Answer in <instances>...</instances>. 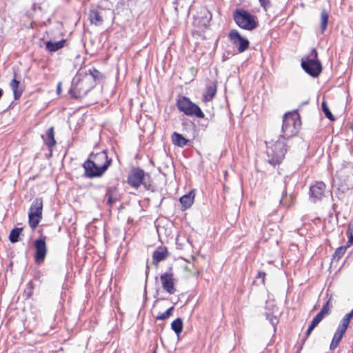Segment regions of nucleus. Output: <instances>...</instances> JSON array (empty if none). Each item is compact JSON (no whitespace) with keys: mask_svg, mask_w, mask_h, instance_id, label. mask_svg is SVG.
I'll list each match as a JSON object with an SVG mask.
<instances>
[{"mask_svg":"<svg viewBox=\"0 0 353 353\" xmlns=\"http://www.w3.org/2000/svg\"><path fill=\"white\" fill-rule=\"evenodd\" d=\"M342 337L340 336H338L336 334H334V336H333V339H332V341L330 343V350H334L337 345H339V342L341 341Z\"/></svg>","mask_w":353,"mask_h":353,"instance_id":"34","label":"nucleus"},{"mask_svg":"<svg viewBox=\"0 0 353 353\" xmlns=\"http://www.w3.org/2000/svg\"><path fill=\"white\" fill-rule=\"evenodd\" d=\"M307 338L305 336H304L303 339H302L301 340V345L300 346L298 347V350H297V353H299L301 352V350H302L303 348V345H304L305 341L307 340Z\"/></svg>","mask_w":353,"mask_h":353,"instance_id":"40","label":"nucleus"},{"mask_svg":"<svg viewBox=\"0 0 353 353\" xmlns=\"http://www.w3.org/2000/svg\"><path fill=\"white\" fill-rule=\"evenodd\" d=\"M312 332V330H310V329L307 328V331L305 332V336L306 337H308V336L311 334Z\"/></svg>","mask_w":353,"mask_h":353,"instance_id":"47","label":"nucleus"},{"mask_svg":"<svg viewBox=\"0 0 353 353\" xmlns=\"http://www.w3.org/2000/svg\"><path fill=\"white\" fill-rule=\"evenodd\" d=\"M349 324H350V322H348L347 321H346L345 319H344L343 318L341 319V321H340V323H339L334 334L343 337V334H345V332H346V330L347 329Z\"/></svg>","mask_w":353,"mask_h":353,"instance_id":"24","label":"nucleus"},{"mask_svg":"<svg viewBox=\"0 0 353 353\" xmlns=\"http://www.w3.org/2000/svg\"><path fill=\"white\" fill-rule=\"evenodd\" d=\"M147 176L148 174H145L143 170L139 168H133L129 173L128 183L134 188H138L142 184L146 190H151V184L145 181Z\"/></svg>","mask_w":353,"mask_h":353,"instance_id":"8","label":"nucleus"},{"mask_svg":"<svg viewBox=\"0 0 353 353\" xmlns=\"http://www.w3.org/2000/svg\"><path fill=\"white\" fill-rule=\"evenodd\" d=\"M43 199L36 198L32 203L28 212L30 227L34 230L42 219Z\"/></svg>","mask_w":353,"mask_h":353,"instance_id":"7","label":"nucleus"},{"mask_svg":"<svg viewBox=\"0 0 353 353\" xmlns=\"http://www.w3.org/2000/svg\"><path fill=\"white\" fill-rule=\"evenodd\" d=\"M83 76H88L91 77V79L94 83V87L96 85L97 81H99L102 77L101 73L94 68L90 69L89 73H85Z\"/></svg>","mask_w":353,"mask_h":353,"instance_id":"25","label":"nucleus"},{"mask_svg":"<svg viewBox=\"0 0 353 353\" xmlns=\"http://www.w3.org/2000/svg\"><path fill=\"white\" fill-rule=\"evenodd\" d=\"M168 256V249L165 247H158L152 254L153 264L157 265L162 261H164Z\"/></svg>","mask_w":353,"mask_h":353,"instance_id":"14","label":"nucleus"},{"mask_svg":"<svg viewBox=\"0 0 353 353\" xmlns=\"http://www.w3.org/2000/svg\"><path fill=\"white\" fill-rule=\"evenodd\" d=\"M264 315L275 330L276 326L279 323V317L281 315L279 310H268V312H265Z\"/></svg>","mask_w":353,"mask_h":353,"instance_id":"17","label":"nucleus"},{"mask_svg":"<svg viewBox=\"0 0 353 353\" xmlns=\"http://www.w3.org/2000/svg\"><path fill=\"white\" fill-rule=\"evenodd\" d=\"M107 204L110 206L121 199V195L116 186H110L106 189Z\"/></svg>","mask_w":353,"mask_h":353,"instance_id":"13","label":"nucleus"},{"mask_svg":"<svg viewBox=\"0 0 353 353\" xmlns=\"http://www.w3.org/2000/svg\"><path fill=\"white\" fill-rule=\"evenodd\" d=\"M160 279L162 288L165 291L169 294H174L175 292V279L172 271V268H170L169 271L162 274L160 276Z\"/></svg>","mask_w":353,"mask_h":353,"instance_id":"11","label":"nucleus"},{"mask_svg":"<svg viewBox=\"0 0 353 353\" xmlns=\"http://www.w3.org/2000/svg\"><path fill=\"white\" fill-rule=\"evenodd\" d=\"M265 273L264 272H259L256 276V279L261 278L262 279V283H265Z\"/></svg>","mask_w":353,"mask_h":353,"instance_id":"38","label":"nucleus"},{"mask_svg":"<svg viewBox=\"0 0 353 353\" xmlns=\"http://www.w3.org/2000/svg\"><path fill=\"white\" fill-rule=\"evenodd\" d=\"M216 92V85H209L207 88V90L205 94L203 95L204 99L206 101H211Z\"/></svg>","mask_w":353,"mask_h":353,"instance_id":"26","label":"nucleus"},{"mask_svg":"<svg viewBox=\"0 0 353 353\" xmlns=\"http://www.w3.org/2000/svg\"><path fill=\"white\" fill-rule=\"evenodd\" d=\"M317 326V324L315 323L312 321L310 325H309L308 328L313 330Z\"/></svg>","mask_w":353,"mask_h":353,"instance_id":"43","label":"nucleus"},{"mask_svg":"<svg viewBox=\"0 0 353 353\" xmlns=\"http://www.w3.org/2000/svg\"><path fill=\"white\" fill-rule=\"evenodd\" d=\"M172 141L174 145L183 148L188 144L189 141L183 137L182 134L174 132L172 134Z\"/></svg>","mask_w":353,"mask_h":353,"instance_id":"20","label":"nucleus"},{"mask_svg":"<svg viewBox=\"0 0 353 353\" xmlns=\"http://www.w3.org/2000/svg\"><path fill=\"white\" fill-rule=\"evenodd\" d=\"M42 139L45 144L48 148L51 149L56 145V141L54 139V127L50 128L45 135H42Z\"/></svg>","mask_w":353,"mask_h":353,"instance_id":"15","label":"nucleus"},{"mask_svg":"<svg viewBox=\"0 0 353 353\" xmlns=\"http://www.w3.org/2000/svg\"><path fill=\"white\" fill-rule=\"evenodd\" d=\"M61 82H59L57 84V94H59L61 93Z\"/></svg>","mask_w":353,"mask_h":353,"instance_id":"44","label":"nucleus"},{"mask_svg":"<svg viewBox=\"0 0 353 353\" xmlns=\"http://www.w3.org/2000/svg\"><path fill=\"white\" fill-rule=\"evenodd\" d=\"M329 314V310H321L312 319V321L317 325L323 320V319Z\"/></svg>","mask_w":353,"mask_h":353,"instance_id":"33","label":"nucleus"},{"mask_svg":"<svg viewBox=\"0 0 353 353\" xmlns=\"http://www.w3.org/2000/svg\"><path fill=\"white\" fill-rule=\"evenodd\" d=\"M321 107H322V110L324 112L325 117L327 119H329L330 121H334L335 119H334V116L332 115V112H330L325 101L322 102Z\"/></svg>","mask_w":353,"mask_h":353,"instance_id":"32","label":"nucleus"},{"mask_svg":"<svg viewBox=\"0 0 353 353\" xmlns=\"http://www.w3.org/2000/svg\"><path fill=\"white\" fill-rule=\"evenodd\" d=\"M87 160L83 163V167L85 170V176L88 178L92 179L94 177H99L101 176L103 174H97L100 171V169L98 166H92V165H89L88 166L87 165Z\"/></svg>","mask_w":353,"mask_h":353,"instance_id":"16","label":"nucleus"},{"mask_svg":"<svg viewBox=\"0 0 353 353\" xmlns=\"http://www.w3.org/2000/svg\"><path fill=\"white\" fill-rule=\"evenodd\" d=\"M353 317V310H351V312L348 314H346L343 319L347 321L348 322H350L351 319Z\"/></svg>","mask_w":353,"mask_h":353,"instance_id":"39","label":"nucleus"},{"mask_svg":"<svg viewBox=\"0 0 353 353\" xmlns=\"http://www.w3.org/2000/svg\"><path fill=\"white\" fill-rule=\"evenodd\" d=\"M347 236L348 241L347 243V248L353 244V223H350L347 226Z\"/></svg>","mask_w":353,"mask_h":353,"instance_id":"31","label":"nucleus"},{"mask_svg":"<svg viewBox=\"0 0 353 353\" xmlns=\"http://www.w3.org/2000/svg\"><path fill=\"white\" fill-rule=\"evenodd\" d=\"M168 309H170V310L174 309V307H172V306L170 307Z\"/></svg>","mask_w":353,"mask_h":353,"instance_id":"51","label":"nucleus"},{"mask_svg":"<svg viewBox=\"0 0 353 353\" xmlns=\"http://www.w3.org/2000/svg\"><path fill=\"white\" fill-rule=\"evenodd\" d=\"M228 38L230 42L237 48L240 53L248 49L250 46L249 41L246 38L243 37L236 30H232L228 34Z\"/></svg>","mask_w":353,"mask_h":353,"instance_id":"10","label":"nucleus"},{"mask_svg":"<svg viewBox=\"0 0 353 353\" xmlns=\"http://www.w3.org/2000/svg\"><path fill=\"white\" fill-rule=\"evenodd\" d=\"M317 326V324L315 323L312 321L310 325H309L308 328L313 330Z\"/></svg>","mask_w":353,"mask_h":353,"instance_id":"42","label":"nucleus"},{"mask_svg":"<svg viewBox=\"0 0 353 353\" xmlns=\"http://www.w3.org/2000/svg\"><path fill=\"white\" fill-rule=\"evenodd\" d=\"M14 77H16V74L14 75ZM20 81L16 78H14L11 82H10V87L13 91L14 93V98L15 100L19 99L23 93V89L21 87L19 86Z\"/></svg>","mask_w":353,"mask_h":353,"instance_id":"19","label":"nucleus"},{"mask_svg":"<svg viewBox=\"0 0 353 353\" xmlns=\"http://www.w3.org/2000/svg\"><path fill=\"white\" fill-rule=\"evenodd\" d=\"M201 14L203 15V23L205 25L209 24L212 18L211 12L206 8H203L201 10Z\"/></svg>","mask_w":353,"mask_h":353,"instance_id":"29","label":"nucleus"},{"mask_svg":"<svg viewBox=\"0 0 353 353\" xmlns=\"http://www.w3.org/2000/svg\"><path fill=\"white\" fill-rule=\"evenodd\" d=\"M66 39H61L59 41H48L46 43V49L50 52H56L58 50L63 48Z\"/></svg>","mask_w":353,"mask_h":353,"instance_id":"21","label":"nucleus"},{"mask_svg":"<svg viewBox=\"0 0 353 353\" xmlns=\"http://www.w3.org/2000/svg\"><path fill=\"white\" fill-rule=\"evenodd\" d=\"M286 196H287V194H285L284 195V193H283L282 198H281V199L280 200V203H281V204H283V205H286V204L284 203L285 197H286Z\"/></svg>","mask_w":353,"mask_h":353,"instance_id":"45","label":"nucleus"},{"mask_svg":"<svg viewBox=\"0 0 353 353\" xmlns=\"http://www.w3.org/2000/svg\"><path fill=\"white\" fill-rule=\"evenodd\" d=\"M260 4L262 7L265 8L269 3V0H259Z\"/></svg>","mask_w":353,"mask_h":353,"instance_id":"41","label":"nucleus"},{"mask_svg":"<svg viewBox=\"0 0 353 353\" xmlns=\"http://www.w3.org/2000/svg\"><path fill=\"white\" fill-rule=\"evenodd\" d=\"M112 162L111 159H108V157L105 150H102L99 152H92L87 159V165H92L98 166L100 172L97 174H103L110 165Z\"/></svg>","mask_w":353,"mask_h":353,"instance_id":"6","label":"nucleus"},{"mask_svg":"<svg viewBox=\"0 0 353 353\" xmlns=\"http://www.w3.org/2000/svg\"><path fill=\"white\" fill-rule=\"evenodd\" d=\"M176 105L180 112H183L187 116L201 119L205 117V114L201 108L186 97L179 98L176 101Z\"/></svg>","mask_w":353,"mask_h":353,"instance_id":"4","label":"nucleus"},{"mask_svg":"<svg viewBox=\"0 0 353 353\" xmlns=\"http://www.w3.org/2000/svg\"><path fill=\"white\" fill-rule=\"evenodd\" d=\"M89 19L91 23L94 24L95 26H100L103 21L100 13L95 10H90L89 13Z\"/></svg>","mask_w":353,"mask_h":353,"instance_id":"22","label":"nucleus"},{"mask_svg":"<svg viewBox=\"0 0 353 353\" xmlns=\"http://www.w3.org/2000/svg\"><path fill=\"white\" fill-rule=\"evenodd\" d=\"M22 230V228H14L10 231L9 234V240L11 243H14L19 241V235Z\"/></svg>","mask_w":353,"mask_h":353,"instance_id":"27","label":"nucleus"},{"mask_svg":"<svg viewBox=\"0 0 353 353\" xmlns=\"http://www.w3.org/2000/svg\"><path fill=\"white\" fill-rule=\"evenodd\" d=\"M33 245L35 249L34 262L37 265H41L44 262L48 252L46 236L41 235L40 238L35 239Z\"/></svg>","mask_w":353,"mask_h":353,"instance_id":"9","label":"nucleus"},{"mask_svg":"<svg viewBox=\"0 0 353 353\" xmlns=\"http://www.w3.org/2000/svg\"><path fill=\"white\" fill-rule=\"evenodd\" d=\"M183 327V320L181 318L176 319L172 323H171V328L172 330L179 336Z\"/></svg>","mask_w":353,"mask_h":353,"instance_id":"23","label":"nucleus"},{"mask_svg":"<svg viewBox=\"0 0 353 353\" xmlns=\"http://www.w3.org/2000/svg\"><path fill=\"white\" fill-rule=\"evenodd\" d=\"M148 273H149V266L148 263L146 264V269H145V279H148Z\"/></svg>","mask_w":353,"mask_h":353,"instance_id":"46","label":"nucleus"},{"mask_svg":"<svg viewBox=\"0 0 353 353\" xmlns=\"http://www.w3.org/2000/svg\"><path fill=\"white\" fill-rule=\"evenodd\" d=\"M328 303H327L325 305L323 306V307L321 309L323 310H325V309H327V305Z\"/></svg>","mask_w":353,"mask_h":353,"instance_id":"49","label":"nucleus"},{"mask_svg":"<svg viewBox=\"0 0 353 353\" xmlns=\"http://www.w3.org/2000/svg\"><path fill=\"white\" fill-rule=\"evenodd\" d=\"M173 310H165V312L162 314L161 316L159 317V319H164L168 316H170Z\"/></svg>","mask_w":353,"mask_h":353,"instance_id":"36","label":"nucleus"},{"mask_svg":"<svg viewBox=\"0 0 353 353\" xmlns=\"http://www.w3.org/2000/svg\"><path fill=\"white\" fill-rule=\"evenodd\" d=\"M329 14L325 10H323L321 13V32H323L327 25Z\"/></svg>","mask_w":353,"mask_h":353,"instance_id":"28","label":"nucleus"},{"mask_svg":"<svg viewBox=\"0 0 353 353\" xmlns=\"http://www.w3.org/2000/svg\"><path fill=\"white\" fill-rule=\"evenodd\" d=\"M173 310H165V312L162 314L161 316L159 317V319H164L168 316H170Z\"/></svg>","mask_w":353,"mask_h":353,"instance_id":"37","label":"nucleus"},{"mask_svg":"<svg viewBox=\"0 0 353 353\" xmlns=\"http://www.w3.org/2000/svg\"><path fill=\"white\" fill-rule=\"evenodd\" d=\"M3 94V90L1 89H0V98L1 97Z\"/></svg>","mask_w":353,"mask_h":353,"instance_id":"50","label":"nucleus"},{"mask_svg":"<svg viewBox=\"0 0 353 353\" xmlns=\"http://www.w3.org/2000/svg\"><path fill=\"white\" fill-rule=\"evenodd\" d=\"M318 53L315 48L311 50L309 57L301 60V67L308 74L313 77L319 75L322 70V66L317 59Z\"/></svg>","mask_w":353,"mask_h":353,"instance_id":"5","label":"nucleus"},{"mask_svg":"<svg viewBox=\"0 0 353 353\" xmlns=\"http://www.w3.org/2000/svg\"><path fill=\"white\" fill-rule=\"evenodd\" d=\"M347 246H340L334 252L332 259L339 261L345 253Z\"/></svg>","mask_w":353,"mask_h":353,"instance_id":"30","label":"nucleus"},{"mask_svg":"<svg viewBox=\"0 0 353 353\" xmlns=\"http://www.w3.org/2000/svg\"><path fill=\"white\" fill-rule=\"evenodd\" d=\"M24 292L26 294V296L27 298H29L32 295V282H30L28 283V288H27V290H25Z\"/></svg>","mask_w":353,"mask_h":353,"instance_id":"35","label":"nucleus"},{"mask_svg":"<svg viewBox=\"0 0 353 353\" xmlns=\"http://www.w3.org/2000/svg\"><path fill=\"white\" fill-rule=\"evenodd\" d=\"M195 194L194 191H190L188 194L182 196L179 201L182 206L185 208H189L192 206L194 202Z\"/></svg>","mask_w":353,"mask_h":353,"instance_id":"18","label":"nucleus"},{"mask_svg":"<svg viewBox=\"0 0 353 353\" xmlns=\"http://www.w3.org/2000/svg\"><path fill=\"white\" fill-rule=\"evenodd\" d=\"M154 353H155V352H154Z\"/></svg>","mask_w":353,"mask_h":353,"instance_id":"52","label":"nucleus"},{"mask_svg":"<svg viewBox=\"0 0 353 353\" xmlns=\"http://www.w3.org/2000/svg\"><path fill=\"white\" fill-rule=\"evenodd\" d=\"M325 184L322 181H316L310 187V196L313 202L321 201L325 196Z\"/></svg>","mask_w":353,"mask_h":353,"instance_id":"12","label":"nucleus"},{"mask_svg":"<svg viewBox=\"0 0 353 353\" xmlns=\"http://www.w3.org/2000/svg\"><path fill=\"white\" fill-rule=\"evenodd\" d=\"M94 88V83L90 77L77 74L72 79L69 93L74 99H81Z\"/></svg>","mask_w":353,"mask_h":353,"instance_id":"2","label":"nucleus"},{"mask_svg":"<svg viewBox=\"0 0 353 353\" xmlns=\"http://www.w3.org/2000/svg\"><path fill=\"white\" fill-rule=\"evenodd\" d=\"M30 353H41V352H39L37 350H30Z\"/></svg>","mask_w":353,"mask_h":353,"instance_id":"48","label":"nucleus"},{"mask_svg":"<svg viewBox=\"0 0 353 353\" xmlns=\"http://www.w3.org/2000/svg\"><path fill=\"white\" fill-rule=\"evenodd\" d=\"M301 124L299 115L296 112L284 114L282 134L267 148V161L270 165L276 166L282 163L288 150L290 148L291 138L298 133Z\"/></svg>","mask_w":353,"mask_h":353,"instance_id":"1","label":"nucleus"},{"mask_svg":"<svg viewBox=\"0 0 353 353\" xmlns=\"http://www.w3.org/2000/svg\"><path fill=\"white\" fill-rule=\"evenodd\" d=\"M233 18L239 27L246 30H252L259 24L256 17L245 10L236 9L234 12Z\"/></svg>","mask_w":353,"mask_h":353,"instance_id":"3","label":"nucleus"}]
</instances>
